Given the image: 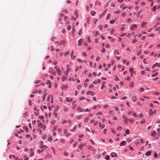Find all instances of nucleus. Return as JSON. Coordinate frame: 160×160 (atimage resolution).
<instances>
[{"mask_svg": "<svg viewBox=\"0 0 160 160\" xmlns=\"http://www.w3.org/2000/svg\"><path fill=\"white\" fill-rule=\"evenodd\" d=\"M78 14L77 13V11H75L73 15L72 16V19L75 21L78 17Z\"/></svg>", "mask_w": 160, "mask_h": 160, "instance_id": "1", "label": "nucleus"}, {"mask_svg": "<svg viewBox=\"0 0 160 160\" xmlns=\"http://www.w3.org/2000/svg\"><path fill=\"white\" fill-rule=\"evenodd\" d=\"M137 27V26L136 24H133L130 26V28L132 30H135L136 29Z\"/></svg>", "mask_w": 160, "mask_h": 160, "instance_id": "2", "label": "nucleus"}, {"mask_svg": "<svg viewBox=\"0 0 160 160\" xmlns=\"http://www.w3.org/2000/svg\"><path fill=\"white\" fill-rule=\"evenodd\" d=\"M77 110L79 111V112H84V109L81 108L79 106L77 108Z\"/></svg>", "mask_w": 160, "mask_h": 160, "instance_id": "3", "label": "nucleus"}, {"mask_svg": "<svg viewBox=\"0 0 160 160\" xmlns=\"http://www.w3.org/2000/svg\"><path fill=\"white\" fill-rule=\"evenodd\" d=\"M72 98H71L69 97H67L66 98V101L67 102H70L72 101Z\"/></svg>", "mask_w": 160, "mask_h": 160, "instance_id": "4", "label": "nucleus"}, {"mask_svg": "<svg viewBox=\"0 0 160 160\" xmlns=\"http://www.w3.org/2000/svg\"><path fill=\"white\" fill-rule=\"evenodd\" d=\"M120 8L121 9H122L123 10H124L125 9H126L128 8L127 7L124 6V4H122L120 7Z\"/></svg>", "mask_w": 160, "mask_h": 160, "instance_id": "5", "label": "nucleus"}, {"mask_svg": "<svg viewBox=\"0 0 160 160\" xmlns=\"http://www.w3.org/2000/svg\"><path fill=\"white\" fill-rule=\"evenodd\" d=\"M47 148V147L46 146H45L42 144H41V148L42 150H43L44 149H46Z\"/></svg>", "mask_w": 160, "mask_h": 160, "instance_id": "6", "label": "nucleus"}, {"mask_svg": "<svg viewBox=\"0 0 160 160\" xmlns=\"http://www.w3.org/2000/svg\"><path fill=\"white\" fill-rule=\"evenodd\" d=\"M56 71L58 73V75L61 76L62 74V72L60 69L59 68L56 69Z\"/></svg>", "mask_w": 160, "mask_h": 160, "instance_id": "7", "label": "nucleus"}, {"mask_svg": "<svg viewBox=\"0 0 160 160\" xmlns=\"http://www.w3.org/2000/svg\"><path fill=\"white\" fill-rule=\"evenodd\" d=\"M38 126L41 127L43 129H44L46 128V127L44 126L41 123L39 124L38 125Z\"/></svg>", "mask_w": 160, "mask_h": 160, "instance_id": "8", "label": "nucleus"}, {"mask_svg": "<svg viewBox=\"0 0 160 160\" xmlns=\"http://www.w3.org/2000/svg\"><path fill=\"white\" fill-rule=\"evenodd\" d=\"M47 84H49L48 88H50L51 87V81L49 80L47 81Z\"/></svg>", "mask_w": 160, "mask_h": 160, "instance_id": "9", "label": "nucleus"}, {"mask_svg": "<svg viewBox=\"0 0 160 160\" xmlns=\"http://www.w3.org/2000/svg\"><path fill=\"white\" fill-rule=\"evenodd\" d=\"M87 94L88 95H89L90 94H91L92 96H94L95 95V93L94 92L89 91L87 93Z\"/></svg>", "mask_w": 160, "mask_h": 160, "instance_id": "10", "label": "nucleus"}, {"mask_svg": "<svg viewBox=\"0 0 160 160\" xmlns=\"http://www.w3.org/2000/svg\"><path fill=\"white\" fill-rule=\"evenodd\" d=\"M111 156L112 157H116L117 156V155L115 152H112L111 154Z\"/></svg>", "mask_w": 160, "mask_h": 160, "instance_id": "11", "label": "nucleus"}, {"mask_svg": "<svg viewBox=\"0 0 160 160\" xmlns=\"http://www.w3.org/2000/svg\"><path fill=\"white\" fill-rule=\"evenodd\" d=\"M82 42H83L82 39H80V40H79L78 42V45L80 46L81 45L82 43Z\"/></svg>", "mask_w": 160, "mask_h": 160, "instance_id": "12", "label": "nucleus"}, {"mask_svg": "<svg viewBox=\"0 0 160 160\" xmlns=\"http://www.w3.org/2000/svg\"><path fill=\"white\" fill-rule=\"evenodd\" d=\"M126 143V142L125 141H123L120 143V146H122L123 145H125Z\"/></svg>", "mask_w": 160, "mask_h": 160, "instance_id": "13", "label": "nucleus"}, {"mask_svg": "<svg viewBox=\"0 0 160 160\" xmlns=\"http://www.w3.org/2000/svg\"><path fill=\"white\" fill-rule=\"evenodd\" d=\"M53 69L52 68H49V72L52 74V73L53 72Z\"/></svg>", "mask_w": 160, "mask_h": 160, "instance_id": "14", "label": "nucleus"}, {"mask_svg": "<svg viewBox=\"0 0 160 160\" xmlns=\"http://www.w3.org/2000/svg\"><path fill=\"white\" fill-rule=\"evenodd\" d=\"M30 152L31 153V154L30 155V156L31 157L33 156L34 153L33 152V150L32 149H31L30 150Z\"/></svg>", "mask_w": 160, "mask_h": 160, "instance_id": "15", "label": "nucleus"}, {"mask_svg": "<svg viewBox=\"0 0 160 160\" xmlns=\"http://www.w3.org/2000/svg\"><path fill=\"white\" fill-rule=\"evenodd\" d=\"M73 52H74V51L73 50H72V53L71 55V58L72 59H74L75 57V56H73V57H72V55H73Z\"/></svg>", "mask_w": 160, "mask_h": 160, "instance_id": "16", "label": "nucleus"}, {"mask_svg": "<svg viewBox=\"0 0 160 160\" xmlns=\"http://www.w3.org/2000/svg\"><path fill=\"white\" fill-rule=\"evenodd\" d=\"M156 134V132L155 131H154L151 134V135L153 137H154Z\"/></svg>", "mask_w": 160, "mask_h": 160, "instance_id": "17", "label": "nucleus"}, {"mask_svg": "<svg viewBox=\"0 0 160 160\" xmlns=\"http://www.w3.org/2000/svg\"><path fill=\"white\" fill-rule=\"evenodd\" d=\"M146 23L145 22H142V23L141 27L143 28H145V26Z\"/></svg>", "mask_w": 160, "mask_h": 160, "instance_id": "18", "label": "nucleus"}, {"mask_svg": "<svg viewBox=\"0 0 160 160\" xmlns=\"http://www.w3.org/2000/svg\"><path fill=\"white\" fill-rule=\"evenodd\" d=\"M158 72H156L155 73L152 74L151 75L152 77H154L158 75Z\"/></svg>", "mask_w": 160, "mask_h": 160, "instance_id": "19", "label": "nucleus"}, {"mask_svg": "<svg viewBox=\"0 0 160 160\" xmlns=\"http://www.w3.org/2000/svg\"><path fill=\"white\" fill-rule=\"evenodd\" d=\"M150 154H151V152L150 151H148V152H146V156H149L150 155Z\"/></svg>", "mask_w": 160, "mask_h": 160, "instance_id": "20", "label": "nucleus"}, {"mask_svg": "<svg viewBox=\"0 0 160 160\" xmlns=\"http://www.w3.org/2000/svg\"><path fill=\"white\" fill-rule=\"evenodd\" d=\"M66 44V42H65L64 41H62L59 44V45H65Z\"/></svg>", "mask_w": 160, "mask_h": 160, "instance_id": "21", "label": "nucleus"}, {"mask_svg": "<svg viewBox=\"0 0 160 160\" xmlns=\"http://www.w3.org/2000/svg\"><path fill=\"white\" fill-rule=\"evenodd\" d=\"M44 95L42 97V98L43 100H44L45 99L46 95L47 94V93L45 92V91L44 92Z\"/></svg>", "mask_w": 160, "mask_h": 160, "instance_id": "22", "label": "nucleus"}, {"mask_svg": "<svg viewBox=\"0 0 160 160\" xmlns=\"http://www.w3.org/2000/svg\"><path fill=\"white\" fill-rule=\"evenodd\" d=\"M96 13L94 11H92L91 12V14L92 16H93Z\"/></svg>", "mask_w": 160, "mask_h": 160, "instance_id": "23", "label": "nucleus"}, {"mask_svg": "<svg viewBox=\"0 0 160 160\" xmlns=\"http://www.w3.org/2000/svg\"><path fill=\"white\" fill-rule=\"evenodd\" d=\"M132 99L134 102H135L136 100V97L135 96H133Z\"/></svg>", "mask_w": 160, "mask_h": 160, "instance_id": "24", "label": "nucleus"}, {"mask_svg": "<svg viewBox=\"0 0 160 160\" xmlns=\"http://www.w3.org/2000/svg\"><path fill=\"white\" fill-rule=\"evenodd\" d=\"M105 159L106 160H110V158L109 155H107L105 157Z\"/></svg>", "mask_w": 160, "mask_h": 160, "instance_id": "25", "label": "nucleus"}, {"mask_svg": "<svg viewBox=\"0 0 160 160\" xmlns=\"http://www.w3.org/2000/svg\"><path fill=\"white\" fill-rule=\"evenodd\" d=\"M89 117H87L84 120V122H87L88 121V120H89Z\"/></svg>", "mask_w": 160, "mask_h": 160, "instance_id": "26", "label": "nucleus"}, {"mask_svg": "<svg viewBox=\"0 0 160 160\" xmlns=\"http://www.w3.org/2000/svg\"><path fill=\"white\" fill-rule=\"evenodd\" d=\"M52 140V138L51 136L49 137L48 138V141L49 142H51Z\"/></svg>", "mask_w": 160, "mask_h": 160, "instance_id": "27", "label": "nucleus"}, {"mask_svg": "<svg viewBox=\"0 0 160 160\" xmlns=\"http://www.w3.org/2000/svg\"><path fill=\"white\" fill-rule=\"evenodd\" d=\"M23 129H24L25 131L26 132H28V128L26 126H24L23 128Z\"/></svg>", "mask_w": 160, "mask_h": 160, "instance_id": "28", "label": "nucleus"}, {"mask_svg": "<svg viewBox=\"0 0 160 160\" xmlns=\"http://www.w3.org/2000/svg\"><path fill=\"white\" fill-rule=\"evenodd\" d=\"M114 54L117 55H118L119 54V52H118L117 50L115 51L114 52Z\"/></svg>", "mask_w": 160, "mask_h": 160, "instance_id": "29", "label": "nucleus"}, {"mask_svg": "<svg viewBox=\"0 0 160 160\" xmlns=\"http://www.w3.org/2000/svg\"><path fill=\"white\" fill-rule=\"evenodd\" d=\"M82 29H81L80 30L78 34V35H80L82 34Z\"/></svg>", "mask_w": 160, "mask_h": 160, "instance_id": "30", "label": "nucleus"}, {"mask_svg": "<svg viewBox=\"0 0 160 160\" xmlns=\"http://www.w3.org/2000/svg\"><path fill=\"white\" fill-rule=\"evenodd\" d=\"M63 110L65 112H67L68 110V108H67L66 107H65L63 109Z\"/></svg>", "mask_w": 160, "mask_h": 160, "instance_id": "31", "label": "nucleus"}, {"mask_svg": "<svg viewBox=\"0 0 160 160\" xmlns=\"http://www.w3.org/2000/svg\"><path fill=\"white\" fill-rule=\"evenodd\" d=\"M154 66H157L158 67H160V63H156L154 64Z\"/></svg>", "mask_w": 160, "mask_h": 160, "instance_id": "32", "label": "nucleus"}, {"mask_svg": "<svg viewBox=\"0 0 160 160\" xmlns=\"http://www.w3.org/2000/svg\"><path fill=\"white\" fill-rule=\"evenodd\" d=\"M154 156L155 158H157L158 155L157 153L155 152L154 154Z\"/></svg>", "mask_w": 160, "mask_h": 160, "instance_id": "33", "label": "nucleus"}, {"mask_svg": "<svg viewBox=\"0 0 160 160\" xmlns=\"http://www.w3.org/2000/svg\"><path fill=\"white\" fill-rule=\"evenodd\" d=\"M115 6V4L114 3L112 2L111 3L110 7H113Z\"/></svg>", "mask_w": 160, "mask_h": 160, "instance_id": "34", "label": "nucleus"}, {"mask_svg": "<svg viewBox=\"0 0 160 160\" xmlns=\"http://www.w3.org/2000/svg\"><path fill=\"white\" fill-rule=\"evenodd\" d=\"M115 21L114 20H111L110 21V22L111 24H112L114 23Z\"/></svg>", "mask_w": 160, "mask_h": 160, "instance_id": "35", "label": "nucleus"}, {"mask_svg": "<svg viewBox=\"0 0 160 160\" xmlns=\"http://www.w3.org/2000/svg\"><path fill=\"white\" fill-rule=\"evenodd\" d=\"M125 133L127 134H128L129 133V130L128 129H127L126 130Z\"/></svg>", "mask_w": 160, "mask_h": 160, "instance_id": "36", "label": "nucleus"}, {"mask_svg": "<svg viewBox=\"0 0 160 160\" xmlns=\"http://www.w3.org/2000/svg\"><path fill=\"white\" fill-rule=\"evenodd\" d=\"M24 158L25 159L24 160H28L29 158L26 156H24Z\"/></svg>", "mask_w": 160, "mask_h": 160, "instance_id": "37", "label": "nucleus"}, {"mask_svg": "<svg viewBox=\"0 0 160 160\" xmlns=\"http://www.w3.org/2000/svg\"><path fill=\"white\" fill-rule=\"evenodd\" d=\"M67 122V121L66 120H63L62 121V124H63L65 123H66V122Z\"/></svg>", "mask_w": 160, "mask_h": 160, "instance_id": "38", "label": "nucleus"}, {"mask_svg": "<svg viewBox=\"0 0 160 160\" xmlns=\"http://www.w3.org/2000/svg\"><path fill=\"white\" fill-rule=\"evenodd\" d=\"M146 121L145 120H144L143 121H142L140 122V123L141 124H142L143 123H146Z\"/></svg>", "mask_w": 160, "mask_h": 160, "instance_id": "39", "label": "nucleus"}, {"mask_svg": "<svg viewBox=\"0 0 160 160\" xmlns=\"http://www.w3.org/2000/svg\"><path fill=\"white\" fill-rule=\"evenodd\" d=\"M40 82H41V81L40 80L36 81L35 82V84L39 83Z\"/></svg>", "mask_w": 160, "mask_h": 160, "instance_id": "40", "label": "nucleus"}, {"mask_svg": "<svg viewBox=\"0 0 160 160\" xmlns=\"http://www.w3.org/2000/svg\"><path fill=\"white\" fill-rule=\"evenodd\" d=\"M137 42V40L136 39H134L132 41V43H136Z\"/></svg>", "mask_w": 160, "mask_h": 160, "instance_id": "41", "label": "nucleus"}, {"mask_svg": "<svg viewBox=\"0 0 160 160\" xmlns=\"http://www.w3.org/2000/svg\"><path fill=\"white\" fill-rule=\"evenodd\" d=\"M91 110L88 109H87L86 110H84V111L85 112H90L91 111Z\"/></svg>", "mask_w": 160, "mask_h": 160, "instance_id": "42", "label": "nucleus"}, {"mask_svg": "<svg viewBox=\"0 0 160 160\" xmlns=\"http://www.w3.org/2000/svg\"><path fill=\"white\" fill-rule=\"evenodd\" d=\"M129 71L131 72H132L131 74H132V73H133V68H129Z\"/></svg>", "mask_w": 160, "mask_h": 160, "instance_id": "43", "label": "nucleus"}, {"mask_svg": "<svg viewBox=\"0 0 160 160\" xmlns=\"http://www.w3.org/2000/svg\"><path fill=\"white\" fill-rule=\"evenodd\" d=\"M66 135L67 137H68L69 136H70V133L68 132H67L66 134Z\"/></svg>", "mask_w": 160, "mask_h": 160, "instance_id": "44", "label": "nucleus"}, {"mask_svg": "<svg viewBox=\"0 0 160 160\" xmlns=\"http://www.w3.org/2000/svg\"><path fill=\"white\" fill-rule=\"evenodd\" d=\"M69 54V52L68 51L67 52H66L65 53V54H64L65 57H66L67 55Z\"/></svg>", "mask_w": 160, "mask_h": 160, "instance_id": "45", "label": "nucleus"}, {"mask_svg": "<svg viewBox=\"0 0 160 160\" xmlns=\"http://www.w3.org/2000/svg\"><path fill=\"white\" fill-rule=\"evenodd\" d=\"M117 129L118 130L121 131L122 130V127L121 126H119L117 128Z\"/></svg>", "mask_w": 160, "mask_h": 160, "instance_id": "46", "label": "nucleus"}, {"mask_svg": "<svg viewBox=\"0 0 160 160\" xmlns=\"http://www.w3.org/2000/svg\"><path fill=\"white\" fill-rule=\"evenodd\" d=\"M66 79V78L65 76H63L62 78V80L63 81H64Z\"/></svg>", "mask_w": 160, "mask_h": 160, "instance_id": "47", "label": "nucleus"}, {"mask_svg": "<svg viewBox=\"0 0 160 160\" xmlns=\"http://www.w3.org/2000/svg\"><path fill=\"white\" fill-rule=\"evenodd\" d=\"M82 117V116L81 115H79V116H78V117L77 118V119L78 120H79Z\"/></svg>", "mask_w": 160, "mask_h": 160, "instance_id": "48", "label": "nucleus"}, {"mask_svg": "<svg viewBox=\"0 0 160 160\" xmlns=\"http://www.w3.org/2000/svg\"><path fill=\"white\" fill-rule=\"evenodd\" d=\"M44 117L43 116H40L39 117V118L41 120H42L44 119Z\"/></svg>", "mask_w": 160, "mask_h": 160, "instance_id": "49", "label": "nucleus"}, {"mask_svg": "<svg viewBox=\"0 0 160 160\" xmlns=\"http://www.w3.org/2000/svg\"><path fill=\"white\" fill-rule=\"evenodd\" d=\"M82 55L85 56V57H86L87 56V54L86 53L84 52H83L82 53Z\"/></svg>", "mask_w": 160, "mask_h": 160, "instance_id": "50", "label": "nucleus"}, {"mask_svg": "<svg viewBox=\"0 0 160 160\" xmlns=\"http://www.w3.org/2000/svg\"><path fill=\"white\" fill-rule=\"evenodd\" d=\"M87 39H88V42H89V43H90L91 42V40L90 39V38L89 37H88V38H87Z\"/></svg>", "mask_w": 160, "mask_h": 160, "instance_id": "51", "label": "nucleus"}, {"mask_svg": "<svg viewBox=\"0 0 160 160\" xmlns=\"http://www.w3.org/2000/svg\"><path fill=\"white\" fill-rule=\"evenodd\" d=\"M77 142H76L73 145V147L74 148H75L77 145Z\"/></svg>", "mask_w": 160, "mask_h": 160, "instance_id": "52", "label": "nucleus"}, {"mask_svg": "<svg viewBox=\"0 0 160 160\" xmlns=\"http://www.w3.org/2000/svg\"><path fill=\"white\" fill-rule=\"evenodd\" d=\"M106 52V50L105 48H103L102 51V52L103 53H104Z\"/></svg>", "mask_w": 160, "mask_h": 160, "instance_id": "53", "label": "nucleus"}, {"mask_svg": "<svg viewBox=\"0 0 160 160\" xmlns=\"http://www.w3.org/2000/svg\"><path fill=\"white\" fill-rule=\"evenodd\" d=\"M93 21L94 23L95 24H96L98 22V20L97 19H94Z\"/></svg>", "mask_w": 160, "mask_h": 160, "instance_id": "54", "label": "nucleus"}, {"mask_svg": "<svg viewBox=\"0 0 160 160\" xmlns=\"http://www.w3.org/2000/svg\"><path fill=\"white\" fill-rule=\"evenodd\" d=\"M139 90L141 91V92H143V91H144V88H140V89Z\"/></svg>", "mask_w": 160, "mask_h": 160, "instance_id": "55", "label": "nucleus"}, {"mask_svg": "<svg viewBox=\"0 0 160 160\" xmlns=\"http://www.w3.org/2000/svg\"><path fill=\"white\" fill-rule=\"evenodd\" d=\"M99 32L98 31H97L96 32V34H95V36L96 37H97L98 36V35H99Z\"/></svg>", "mask_w": 160, "mask_h": 160, "instance_id": "56", "label": "nucleus"}, {"mask_svg": "<svg viewBox=\"0 0 160 160\" xmlns=\"http://www.w3.org/2000/svg\"><path fill=\"white\" fill-rule=\"evenodd\" d=\"M85 98L84 97H82L81 98H80L79 99V100H82L84 99Z\"/></svg>", "mask_w": 160, "mask_h": 160, "instance_id": "57", "label": "nucleus"}, {"mask_svg": "<svg viewBox=\"0 0 160 160\" xmlns=\"http://www.w3.org/2000/svg\"><path fill=\"white\" fill-rule=\"evenodd\" d=\"M12 157H13V158H15V156H14V155H10L9 156L10 158H11Z\"/></svg>", "mask_w": 160, "mask_h": 160, "instance_id": "58", "label": "nucleus"}, {"mask_svg": "<svg viewBox=\"0 0 160 160\" xmlns=\"http://www.w3.org/2000/svg\"><path fill=\"white\" fill-rule=\"evenodd\" d=\"M128 120H129L131 123H133V122L134 121L132 119H129Z\"/></svg>", "mask_w": 160, "mask_h": 160, "instance_id": "59", "label": "nucleus"}, {"mask_svg": "<svg viewBox=\"0 0 160 160\" xmlns=\"http://www.w3.org/2000/svg\"><path fill=\"white\" fill-rule=\"evenodd\" d=\"M77 106V105L76 104H74L73 105V107H72V108L73 109H74Z\"/></svg>", "mask_w": 160, "mask_h": 160, "instance_id": "60", "label": "nucleus"}, {"mask_svg": "<svg viewBox=\"0 0 160 160\" xmlns=\"http://www.w3.org/2000/svg\"><path fill=\"white\" fill-rule=\"evenodd\" d=\"M94 86L93 84H92L89 86V88H93Z\"/></svg>", "mask_w": 160, "mask_h": 160, "instance_id": "61", "label": "nucleus"}, {"mask_svg": "<svg viewBox=\"0 0 160 160\" xmlns=\"http://www.w3.org/2000/svg\"><path fill=\"white\" fill-rule=\"evenodd\" d=\"M81 87H82V86L81 85H79L77 87V89H79L81 88Z\"/></svg>", "mask_w": 160, "mask_h": 160, "instance_id": "62", "label": "nucleus"}, {"mask_svg": "<svg viewBox=\"0 0 160 160\" xmlns=\"http://www.w3.org/2000/svg\"><path fill=\"white\" fill-rule=\"evenodd\" d=\"M133 115L135 117H137V114H136V113H133Z\"/></svg>", "mask_w": 160, "mask_h": 160, "instance_id": "63", "label": "nucleus"}, {"mask_svg": "<svg viewBox=\"0 0 160 160\" xmlns=\"http://www.w3.org/2000/svg\"><path fill=\"white\" fill-rule=\"evenodd\" d=\"M71 26H68L67 28V29L68 30H70L71 29Z\"/></svg>", "mask_w": 160, "mask_h": 160, "instance_id": "64", "label": "nucleus"}]
</instances>
